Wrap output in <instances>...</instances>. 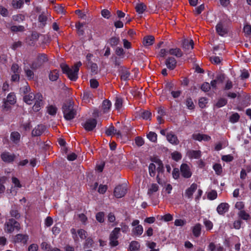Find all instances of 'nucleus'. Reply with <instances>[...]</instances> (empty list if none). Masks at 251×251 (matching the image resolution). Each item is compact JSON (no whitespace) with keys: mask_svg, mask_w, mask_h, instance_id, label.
<instances>
[{"mask_svg":"<svg viewBox=\"0 0 251 251\" xmlns=\"http://www.w3.org/2000/svg\"><path fill=\"white\" fill-rule=\"evenodd\" d=\"M82 65L80 61L77 62L70 68L65 64H61L60 67L64 74L67 75L69 78L72 81H75L78 78V72L80 67Z\"/></svg>","mask_w":251,"mask_h":251,"instance_id":"nucleus-1","label":"nucleus"},{"mask_svg":"<svg viewBox=\"0 0 251 251\" xmlns=\"http://www.w3.org/2000/svg\"><path fill=\"white\" fill-rule=\"evenodd\" d=\"M62 112L64 117L67 121H70L75 118L76 111L74 108V102L69 100L63 104Z\"/></svg>","mask_w":251,"mask_h":251,"instance_id":"nucleus-2","label":"nucleus"},{"mask_svg":"<svg viewBox=\"0 0 251 251\" xmlns=\"http://www.w3.org/2000/svg\"><path fill=\"white\" fill-rule=\"evenodd\" d=\"M20 229V224L13 218L7 220L4 225V231L8 234L12 233L14 231L18 232Z\"/></svg>","mask_w":251,"mask_h":251,"instance_id":"nucleus-3","label":"nucleus"},{"mask_svg":"<svg viewBox=\"0 0 251 251\" xmlns=\"http://www.w3.org/2000/svg\"><path fill=\"white\" fill-rule=\"evenodd\" d=\"M48 61L47 56L45 54H39L36 59L32 63L30 68L34 70L41 68L43 64Z\"/></svg>","mask_w":251,"mask_h":251,"instance_id":"nucleus-4","label":"nucleus"},{"mask_svg":"<svg viewBox=\"0 0 251 251\" xmlns=\"http://www.w3.org/2000/svg\"><path fill=\"white\" fill-rule=\"evenodd\" d=\"M120 233V227H115L111 231L109 235V245L112 247H114L119 245L118 239Z\"/></svg>","mask_w":251,"mask_h":251,"instance_id":"nucleus-5","label":"nucleus"},{"mask_svg":"<svg viewBox=\"0 0 251 251\" xmlns=\"http://www.w3.org/2000/svg\"><path fill=\"white\" fill-rule=\"evenodd\" d=\"M97 122L96 119L91 118L82 124V126L87 131H91L96 127Z\"/></svg>","mask_w":251,"mask_h":251,"instance_id":"nucleus-6","label":"nucleus"},{"mask_svg":"<svg viewBox=\"0 0 251 251\" xmlns=\"http://www.w3.org/2000/svg\"><path fill=\"white\" fill-rule=\"evenodd\" d=\"M28 239V235L19 233L13 237L12 242L14 244L22 243L25 245L27 243Z\"/></svg>","mask_w":251,"mask_h":251,"instance_id":"nucleus-7","label":"nucleus"},{"mask_svg":"<svg viewBox=\"0 0 251 251\" xmlns=\"http://www.w3.org/2000/svg\"><path fill=\"white\" fill-rule=\"evenodd\" d=\"M126 192V187L124 185H119L115 188L114 195L117 198H121L125 196Z\"/></svg>","mask_w":251,"mask_h":251,"instance_id":"nucleus-8","label":"nucleus"},{"mask_svg":"<svg viewBox=\"0 0 251 251\" xmlns=\"http://www.w3.org/2000/svg\"><path fill=\"white\" fill-rule=\"evenodd\" d=\"M180 172L182 176L185 178H190L192 175L189 166L186 163H183L181 165Z\"/></svg>","mask_w":251,"mask_h":251,"instance_id":"nucleus-9","label":"nucleus"},{"mask_svg":"<svg viewBox=\"0 0 251 251\" xmlns=\"http://www.w3.org/2000/svg\"><path fill=\"white\" fill-rule=\"evenodd\" d=\"M225 79V75L224 74H218L215 77V78L210 82L211 86L212 89H217V85L222 83Z\"/></svg>","mask_w":251,"mask_h":251,"instance_id":"nucleus-10","label":"nucleus"},{"mask_svg":"<svg viewBox=\"0 0 251 251\" xmlns=\"http://www.w3.org/2000/svg\"><path fill=\"white\" fill-rule=\"evenodd\" d=\"M0 158L3 162L10 163L14 161L16 156L14 153L10 154L9 152L4 151L1 153Z\"/></svg>","mask_w":251,"mask_h":251,"instance_id":"nucleus-11","label":"nucleus"},{"mask_svg":"<svg viewBox=\"0 0 251 251\" xmlns=\"http://www.w3.org/2000/svg\"><path fill=\"white\" fill-rule=\"evenodd\" d=\"M46 129L45 126L42 124L38 125L32 130L31 135L33 137L40 136L45 132Z\"/></svg>","mask_w":251,"mask_h":251,"instance_id":"nucleus-12","label":"nucleus"},{"mask_svg":"<svg viewBox=\"0 0 251 251\" xmlns=\"http://www.w3.org/2000/svg\"><path fill=\"white\" fill-rule=\"evenodd\" d=\"M198 187V185L196 183H192L190 186L188 188L185 192V196L188 199H192L194 193L196 191Z\"/></svg>","mask_w":251,"mask_h":251,"instance_id":"nucleus-13","label":"nucleus"},{"mask_svg":"<svg viewBox=\"0 0 251 251\" xmlns=\"http://www.w3.org/2000/svg\"><path fill=\"white\" fill-rule=\"evenodd\" d=\"M229 205L227 203H221L217 207V211L220 215H224L228 211Z\"/></svg>","mask_w":251,"mask_h":251,"instance_id":"nucleus-14","label":"nucleus"},{"mask_svg":"<svg viewBox=\"0 0 251 251\" xmlns=\"http://www.w3.org/2000/svg\"><path fill=\"white\" fill-rule=\"evenodd\" d=\"M207 250L208 251H226L224 248L220 244L216 245L213 242H210L209 244L207 247Z\"/></svg>","mask_w":251,"mask_h":251,"instance_id":"nucleus-15","label":"nucleus"},{"mask_svg":"<svg viewBox=\"0 0 251 251\" xmlns=\"http://www.w3.org/2000/svg\"><path fill=\"white\" fill-rule=\"evenodd\" d=\"M20 208L17 205L12 206L10 211L11 216L16 220H18L21 217V214L19 212Z\"/></svg>","mask_w":251,"mask_h":251,"instance_id":"nucleus-16","label":"nucleus"},{"mask_svg":"<svg viewBox=\"0 0 251 251\" xmlns=\"http://www.w3.org/2000/svg\"><path fill=\"white\" fill-rule=\"evenodd\" d=\"M167 140L172 144L177 145L179 144V140L177 136L173 133V132H170L167 133L166 135Z\"/></svg>","mask_w":251,"mask_h":251,"instance_id":"nucleus-17","label":"nucleus"},{"mask_svg":"<svg viewBox=\"0 0 251 251\" xmlns=\"http://www.w3.org/2000/svg\"><path fill=\"white\" fill-rule=\"evenodd\" d=\"M216 31L218 34L222 36L227 33V29L224 26L222 23H218L216 26Z\"/></svg>","mask_w":251,"mask_h":251,"instance_id":"nucleus-18","label":"nucleus"},{"mask_svg":"<svg viewBox=\"0 0 251 251\" xmlns=\"http://www.w3.org/2000/svg\"><path fill=\"white\" fill-rule=\"evenodd\" d=\"M175 90V85L173 83L168 82L167 83L165 87L166 92L168 91L171 94H180L181 93L180 91H176Z\"/></svg>","mask_w":251,"mask_h":251,"instance_id":"nucleus-19","label":"nucleus"},{"mask_svg":"<svg viewBox=\"0 0 251 251\" xmlns=\"http://www.w3.org/2000/svg\"><path fill=\"white\" fill-rule=\"evenodd\" d=\"M166 65L170 70H174L176 67V61L173 57H168L166 60Z\"/></svg>","mask_w":251,"mask_h":251,"instance_id":"nucleus-20","label":"nucleus"},{"mask_svg":"<svg viewBox=\"0 0 251 251\" xmlns=\"http://www.w3.org/2000/svg\"><path fill=\"white\" fill-rule=\"evenodd\" d=\"M201 225L200 223L196 224L192 227V233L193 235L197 238L199 237L201 234Z\"/></svg>","mask_w":251,"mask_h":251,"instance_id":"nucleus-21","label":"nucleus"},{"mask_svg":"<svg viewBox=\"0 0 251 251\" xmlns=\"http://www.w3.org/2000/svg\"><path fill=\"white\" fill-rule=\"evenodd\" d=\"M130 75V73L127 69L124 67L122 68L120 71V76L122 80L127 81L128 80Z\"/></svg>","mask_w":251,"mask_h":251,"instance_id":"nucleus-22","label":"nucleus"},{"mask_svg":"<svg viewBox=\"0 0 251 251\" xmlns=\"http://www.w3.org/2000/svg\"><path fill=\"white\" fill-rule=\"evenodd\" d=\"M21 138L20 134L17 131H13L10 134V139L15 144L19 143Z\"/></svg>","mask_w":251,"mask_h":251,"instance_id":"nucleus-23","label":"nucleus"},{"mask_svg":"<svg viewBox=\"0 0 251 251\" xmlns=\"http://www.w3.org/2000/svg\"><path fill=\"white\" fill-rule=\"evenodd\" d=\"M151 161L155 162L158 165V167L156 168V171L158 173V174L159 175L160 174L163 173L164 171V169L162 161L160 159L156 158L151 159Z\"/></svg>","mask_w":251,"mask_h":251,"instance_id":"nucleus-24","label":"nucleus"},{"mask_svg":"<svg viewBox=\"0 0 251 251\" xmlns=\"http://www.w3.org/2000/svg\"><path fill=\"white\" fill-rule=\"evenodd\" d=\"M187 154L190 158L199 159L201 156V151L199 150H190L188 151Z\"/></svg>","mask_w":251,"mask_h":251,"instance_id":"nucleus-25","label":"nucleus"},{"mask_svg":"<svg viewBox=\"0 0 251 251\" xmlns=\"http://www.w3.org/2000/svg\"><path fill=\"white\" fill-rule=\"evenodd\" d=\"M154 41V38L153 36H147L144 38L143 44L145 46H151L153 44Z\"/></svg>","mask_w":251,"mask_h":251,"instance_id":"nucleus-26","label":"nucleus"},{"mask_svg":"<svg viewBox=\"0 0 251 251\" xmlns=\"http://www.w3.org/2000/svg\"><path fill=\"white\" fill-rule=\"evenodd\" d=\"M136 11L139 14H143L147 10V6L143 2L138 3L135 7Z\"/></svg>","mask_w":251,"mask_h":251,"instance_id":"nucleus-27","label":"nucleus"},{"mask_svg":"<svg viewBox=\"0 0 251 251\" xmlns=\"http://www.w3.org/2000/svg\"><path fill=\"white\" fill-rule=\"evenodd\" d=\"M112 105L111 101L108 100H105L102 102V109L104 113H107Z\"/></svg>","mask_w":251,"mask_h":251,"instance_id":"nucleus-28","label":"nucleus"},{"mask_svg":"<svg viewBox=\"0 0 251 251\" xmlns=\"http://www.w3.org/2000/svg\"><path fill=\"white\" fill-rule=\"evenodd\" d=\"M140 245L138 242L132 241L130 243L129 249L130 251H139Z\"/></svg>","mask_w":251,"mask_h":251,"instance_id":"nucleus-29","label":"nucleus"},{"mask_svg":"<svg viewBox=\"0 0 251 251\" xmlns=\"http://www.w3.org/2000/svg\"><path fill=\"white\" fill-rule=\"evenodd\" d=\"M132 231L134 236H139L143 232V227L142 225H138L132 229Z\"/></svg>","mask_w":251,"mask_h":251,"instance_id":"nucleus-30","label":"nucleus"},{"mask_svg":"<svg viewBox=\"0 0 251 251\" xmlns=\"http://www.w3.org/2000/svg\"><path fill=\"white\" fill-rule=\"evenodd\" d=\"M169 53L176 56L177 57H180L183 55V53L179 48L171 49L169 50Z\"/></svg>","mask_w":251,"mask_h":251,"instance_id":"nucleus-31","label":"nucleus"},{"mask_svg":"<svg viewBox=\"0 0 251 251\" xmlns=\"http://www.w3.org/2000/svg\"><path fill=\"white\" fill-rule=\"evenodd\" d=\"M193 46L194 42L192 40H184L182 44V47L185 50H189L190 48H191V49H192L193 48Z\"/></svg>","mask_w":251,"mask_h":251,"instance_id":"nucleus-32","label":"nucleus"},{"mask_svg":"<svg viewBox=\"0 0 251 251\" xmlns=\"http://www.w3.org/2000/svg\"><path fill=\"white\" fill-rule=\"evenodd\" d=\"M49 77L51 81H56L59 77V71L54 70L50 71Z\"/></svg>","mask_w":251,"mask_h":251,"instance_id":"nucleus-33","label":"nucleus"},{"mask_svg":"<svg viewBox=\"0 0 251 251\" xmlns=\"http://www.w3.org/2000/svg\"><path fill=\"white\" fill-rule=\"evenodd\" d=\"M36 95H24V100L28 104H32L35 100Z\"/></svg>","mask_w":251,"mask_h":251,"instance_id":"nucleus-34","label":"nucleus"},{"mask_svg":"<svg viewBox=\"0 0 251 251\" xmlns=\"http://www.w3.org/2000/svg\"><path fill=\"white\" fill-rule=\"evenodd\" d=\"M156 166L153 163H151L149 166V173L151 176L154 177L156 174Z\"/></svg>","mask_w":251,"mask_h":251,"instance_id":"nucleus-35","label":"nucleus"},{"mask_svg":"<svg viewBox=\"0 0 251 251\" xmlns=\"http://www.w3.org/2000/svg\"><path fill=\"white\" fill-rule=\"evenodd\" d=\"M240 116L238 113H233L229 117V121L231 123H235L239 121Z\"/></svg>","mask_w":251,"mask_h":251,"instance_id":"nucleus-36","label":"nucleus"},{"mask_svg":"<svg viewBox=\"0 0 251 251\" xmlns=\"http://www.w3.org/2000/svg\"><path fill=\"white\" fill-rule=\"evenodd\" d=\"M147 136L149 140L152 142H156L157 141V135L154 132H149Z\"/></svg>","mask_w":251,"mask_h":251,"instance_id":"nucleus-37","label":"nucleus"},{"mask_svg":"<svg viewBox=\"0 0 251 251\" xmlns=\"http://www.w3.org/2000/svg\"><path fill=\"white\" fill-rule=\"evenodd\" d=\"M13 8L15 9L20 8L24 4L23 0H12L11 2Z\"/></svg>","mask_w":251,"mask_h":251,"instance_id":"nucleus-38","label":"nucleus"},{"mask_svg":"<svg viewBox=\"0 0 251 251\" xmlns=\"http://www.w3.org/2000/svg\"><path fill=\"white\" fill-rule=\"evenodd\" d=\"M116 129L115 127L111 124V125L108 127L106 128L105 134L107 136H111L113 134H115Z\"/></svg>","mask_w":251,"mask_h":251,"instance_id":"nucleus-39","label":"nucleus"},{"mask_svg":"<svg viewBox=\"0 0 251 251\" xmlns=\"http://www.w3.org/2000/svg\"><path fill=\"white\" fill-rule=\"evenodd\" d=\"M238 216L241 219L246 221L248 220L250 218V215L244 210L239 212Z\"/></svg>","mask_w":251,"mask_h":251,"instance_id":"nucleus-40","label":"nucleus"},{"mask_svg":"<svg viewBox=\"0 0 251 251\" xmlns=\"http://www.w3.org/2000/svg\"><path fill=\"white\" fill-rule=\"evenodd\" d=\"M159 187L156 183H152L151 185V187L149 189L148 191V194L151 195L153 193L157 192L158 190Z\"/></svg>","mask_w":251,"mask_h":251,"instance_id":"nucleus-41","label":"nucleus"},{"mask_svg":"<svg viewBox=\"0 0 251 251\" xmlns=\"http://www.w3.org/2000/svg\"><path fill=\"white\" fill-rule=\"evenodd\" d=\"M151 113L150 111L148 110H145L142 112L141 114V117L144 119L146 120H151Z\"/></svg>","mask_w":251,"mask_h":251,"instance_id":"nucleus-42","label":"nucleus"},{"mask_svg":"<svg viewBox=\"0 0 251 251\" xmlns=\"http://www.w3.org/2000/svg\"><path fill=\"white\" fill-rule=\"evenodd\" d=\"M187 107L189 110H193L195 108V105L194 102L190 98H188L185 102Z\"/></svg>","mask_w":251,"mask_h":251,"instance_id":"nucleus-43","label":"nucleus"},{"mask_svg":"<svg viewBox=\"0 0 251 251\" xmlns=\"http://www.w3.org/2000/svg\"><path fill=\"white\" fill-rule=\"evenodd\" d=\"M47 20V17L44 12H43L38 17V21L41 23L43 26L46 24V21Z\"/></svg>","mask_w":251,"mask_h":251,"instance_id":"nucleus-44","label":"nucleus"},{"mask_svg":"<svg viewBox=\"0 0 251 251\" xmlns=\"http://www.w3.org/2000/svg\"><path fill=\"white\" fill-rule=\"evenodd\" d=\"M203 224L204 225L207 230H210L213 228V224L212 222L209 220L204 219Z\"/></svg>","mask_w":251,"mask_h":251,"instance_id":"nucleus-45","label":"nucleus"},{"mask_svg":"<svg viewBox=\"0 0 251 251\" xmlns=\"http://www.w3.org/2000/svg\"><path fill=\"white\" fill-rule=\"evenodd\" d=\"M119 38L116 37H112L109 40L110 45L113 47L117 46L119 43Z\"/></svg>","mask_w":251,"mask_h":251,"instance_id":"nucleus-46","label":"nucleus"},{"mask_svg":"<svg viewBox=\"0 0 251 251\" xmlns=\"http://www.w3.org/2000/svg\"><path fill=\"white\" fill-rule=\"evenodd\" d=\"M104 213L103 212H99L96 215V220L100 223H102L104 221Z\"/></svg>","mask_w":251,"mask_h":251,"instance_id":"nucleus-47","label":"nucleus"},{"mask_svg":"<svg viewBox=\"0 0 251 251\" xmlns=\"http://www.w3.org/2000/svg\"><path fill=\"white\" fill-rule=\"evenodd\" d=\"M71 233L72 234V238L75 243H77L79 242V238L77 234V231L74 228H72L70 230Z\"/></svg>","mask_w":251,"mask_h":251,"instance_id":"nucleus-48","label":"nucleus"},{"mask_svg":"<svg viewBox=\"0 0 251 251\" xmlns=\"http://www.w3.org/2000/svg\"><path fill=\"white\" fill-rule=\"evenodd\" d=\"M10 29L12 32H22L24 31L25 27L22 25H13L11 26Z\"/></svg>","mask_w":251,"mask_h":251,"instance_id":"nucleus-49","label":"nucleus"},{"mask_svg":"<svg viewBox=\"0 0 251 251\" xmlns=\"http://www.w3.org/2000/svg\"><path fill=\"white\" fill-rule=\"evenodd\" d=\"M123 106V100L120 98H116L115 107L117 110H120Z\"/></svg>","mask_w":251,"mask_h":251,"instance_id":"nucleus-50","label":"nucleus"},{"mask_svg":"<svg viewBox=\"0 0 251 251\" xmlns=\"http://www.w3.org/2000/svg\"><path fill=\"white\" fill-rule=\"evenodd\" d=\"M172 158L174 160L178 161L181 159L182 155L180 152L175 151L172 153Z\"/></svg>","mask_w":251,"mask_h":251,"instance_id":"nucleus-51","label":"nucleus"},{"mask_svg":"<svg viewBox=\"0 0 251 251\" xmlns=\"http://www.w3.org/2000/svg\"><path fill=\"white\" fill-rule=\"evenodd\" d=\"M48 112L51 116H55L57 112V108L53 105H50L48 107Z\"/></svg>","mask_w":251,"mask_h":251,"instance_id":"nucleus-52","label":"nucleus"},{"mask_svg":"<svg viewBox=\"0 0 251 251\" xmlns=\"http://www.w3.org/2000/svg\"><path fill=\"white\" fill-rule=\"evenodd\" d=\"M217 198V193L215 190H212L207 194V198L210 200H214Z\"/></svg>","mask_w":251,"mask_h":251,"instance_id":"nucleus-53","label":"nucleus"},{"mask_svg":"<svg viewBox=\"0 0 251 251\" xmlns=\"http://www.w3.org/2000/svg\"><path fill=\"white\" fill-rule=\"evenodd\" d=\"M227 103V100L225 99H220L216 104V106L218 108L222 107Z\"/></svg>","mask_w":251,"mask_h":251,"instance_id":"nucleus-54","label":"nucleus"},{"mask_svg":"<svg viewBox=\"0 0 251 251\" xmlns=\"http://www.w3.org/2000/svg\"><path fill=\"white\" fill-rule=\"evenodd\" d=\"M201 88L204 92H208L212 87L210 84L208 82H204L201 85Z\"/></svg>","mask_w":251,"mask_h":251,"instance_id":"nucleus-55","label":"nucleus"},{"mask_svg":"<svg viewBox=\"0 0 251 251\" xmlns=\"http://www.w3.org/2000/svg\"><path fill=\"white\" fill-rule=\"evenodd\" d=\"M208 102V100L207 99L205 98H201L199 100V106L201 108H203L206 106V104Z\"/></svg>","mask_w":251,"mask_h":251,"instance_id":"nucleus-56","label":"nucleus"},{"mask_svg":"<svg viewBox=\"0 0 251 251\" xmlns=\"http://www.w3.org/2000/svg\"><path fill=\"white\" fill-rule=\"evenodd\" d=\"M10 104H14L16 102L15 95H7L6 100H5Z\"/></svg>","mask_w":251,"mask_h":251,"instance_id":"nucleus-57","label":"nucleus"},{"mask_svg":"<svg viewBox=\"0 0 251 251\" xmlns=\"http://www.w3.org/2000/svg\"><path fill=\"white\" fill-rule=\"evenodd\" d=\"M77 233L79 237L82 240L85 239L87 237V232L83 229H78Z\"/></svg>","mask_w":251,"mask_h":251,"instance_id":"nucleus-58","label":"nucleus"},{"mask_svg":"<svg viewBox=\"0 0 251 251\" xmlns=\"http://www.w3.org/2000/svg\"><path fill=\"white\" fill-rule=\"evenodd\" d=\"M213 168L217 175L221 174V173L222 172V168L221 164H218V163L215 164L213 166Z\"/></svg>","mask_w":251,"mask_h":251,"instance_id":"nucleus-59","label":"nucleus"},{"mask_svg":"<svg viewBox=\"0 0 251 251\" xmlns=\"http://www.w3.org/2000/svg\"><path fill=\"white\" fill-rule=\"evenodd\" d=\"M94 242L92 238H88L85 240L84 244V248H89L91 247Z\"/></svg>","mask_w":251,"mask_h":251,"instance_id":"nucleus-60","label":"nucleus"},{"mask_svg":"<svg viewBox=\"0 0 251 251\" xmlns=\"http://www.w3.org/2000/svg\"><path fill=\"white\" fill-rule=\"evenodd\" d=\"M54 9L58 13H61L62 14H65V10L64 9V8L62 6L60 5H55L54 6Z\"/></svg>","mask_w":251,"mask_h":251,"instance_id":"nucleus-61","label":"nucleus"},{"mask_svg":"<svg viewBox=\"0 0 251 251\" xmlns=\"http://www.w3.org/2000/svg\"><path fill=\"white\" fill-rule=\"evenodd\" d=\"M24 71L25 73L26 76L30 79H33L34 78V75L32 71L26 68H24Z\"/></svg>","mask_w":251,"mask_h":251,"instance_id":"nucleus-62","label":"nucleus"},{"mask_svg":"<svg viewBox=\"0 0 251 251\" xmlns=\"http://www.w3.org/2000/svg\"><path fill=\"white\" fill-rule=\"evenodd\" d=\"M13 20L16 22H20L25 19V17L22 14H18L13 16Z\"/></svg>","mask_w":251,"mask_h":251,"instance_id":"nucleus-63","label":"nucleus"},{"mask_svg":"<svg viewBox=\"0 0 251 251\" xmlns=\"http://www.w3.org/2000/svg\"><path fill=\"white\" fill-rule=\"evenodd\" d=\"M41 248L45 251H51L52 249L51 246L46 242H44L42 243Z\"/></svg>","mask_w":251,"mask_h":251,"instance_id":"nucleus-64","label":"nucleus"}]
</instances>
